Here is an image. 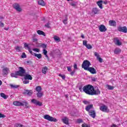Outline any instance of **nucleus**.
<instances>
[{"mask_svg":"<svg viewBox=\"0 0 127 127\" xmlns=\"http://www.w3.org/2000/svg\"><path fill=\"white\" fill-rule=\"evenodd\" d=\"M79 90L81 92H84L87 95L90 96L100 95L101 94V91L99 89V87H96L94 88V86L91 85H85L83 88H82V86H79Z\"/></svg>","mask_w":127,"mask_h":127,"instance_id":"obj_1","label":"nucleus"},{"mask_svg":"<svg viewBox=\"0 0 127 127\" xmlns=\"http://www.w3.org/2000/svg\"><path fill=\"white\" fill-rule=\"evenodd\" d=\"M24 72V68L22 67H19V70L16 71L15 73H11V77L17 78V76H23Z\"/></svg>","mask_w":127,"mask_h":127,"instance_id":"obj_2","label":"nucleus"},{"mask_svg":"<svg viewBox=\"0 0 127 127\" xmlns=\"http://www.w3.org/2000/svg\"><path fill=\"white\" fill-rule=\"evenodd\" d=\"M90 66H91V63L87 60L84 61L81 65L82 68L86 71L88 70L87 69H88L90 67Z\"/></svg>","mask_w":127,"mask_h":127,"instance_id":"obj_3","label":"nucleus"},{"mask_svg":"<svg viewBox=\"0 0 127 127\" xmlns=\"http://www.w3.org/2000/svg\"><path fill=\"white\" fill-rule=\"evenodd\" d=\"M44 119H45V120H47V121H49L50 122H57V119L49 116V115L44 116Z\"/></svg>","mask_w":127,"mask_h":127,"instance_id":"obj_4","label":"nucleus"},{"mask_svg":"<svg viewBox=\"0 0 127 127\" xmlns=\"http://www.w3.org/2000/svg\"><path fill=\"white\" fill-rule=\"evenodd\" d=\"M100 110L102 112H104V113H109L110 112V109L108 108V107L106 105H102L100 107Z\"/></svg>","mask_w":127,"mask_h":127,"instance_id":"obj_5","label":"nucleus"},{"mask_svg":"<svg viewBox=\"0 0 127 127\" xmlns=\"http://www.w3.org/2000/svg\"><path fill=\"white\" fill-rule=\"evenodd\" d=\"M118 31L120 32H124V33H127V29L126 26H119L118 28Z\"/></svg>","mask_w":127,"mask_h":127,"instance_id":"obj_6","label":"nucleus"},{"mask_svg":"<svg viewBox=\"0 0 127 127\" xmlns=\"http://www.w3.org/2000/svg\"><path fill=\"white\" fill-rule=\"evenodd\" d=\"M25 72L23 73V75H21L22 77H24V79L26 80H32V76L28 74L25 73V70L24 69Z\"/></svg>","mask_w":127,"mask_h":127,"instance_id":"obj_7","label":"nucleus"},{"mask_svg":"<svg viewBox=\"0 0 127 127\" xmlns=\"http://www.w3.org/2000/svg\"><path fill=\"white\" fill-rule=\"evenodd\" d=\"M31 103H33V104H34L36 106H39V107H41L42 106V103L37 101L36 99H32L31 100Z\"/></svg>","mask_w":127,"mask_h":127,"instance_id":"obj_8","label":"nucleus"},{"mask_svg":"<svg viewBox=\"0 0 127 127\" xmlns=\"http://www.w3.org/2000/svg\"><path fill=\"white\" fill-rule=\"evenodd\" d=\"M13 105L17 107H23V106H24V104L22 102L18 101L13 102Z\"/></svg>","mask_w":127,"mask_h":127,"instance_id":"obj_9","label":"nucleus"},{"mask_svg":"<svg viewBox=\"0 0 127 127\" xmlns=\"http://www.w3.org/2000/svg\"><path fill=\"white\" fill-rule=\"evenodd\" d=\"M3 69L2 70L3 75H7L8 74V72H9V69L6 67L3 66Z\"/></svg>","mask_w":127,"mask_h":127,"instance_id":"obj_10","label":"nucleus"},{"mask_svg":"<svg viewBox=\"0 0 127 127\" xmlns=\"http://www.w3.org/2000/svg\"><path fill=\"white\" fill-rule=\"evenodd\" d=\"M92 110H94L93 104H90L85 107V110L86 112H88V113L92 111Z\"/></svg>","mask_w":127,"mask_h":127,"instance_id":"obj_11","label":"nucleus"},{"mask_svg":"<svg viewBox=\"0 0 127 127\" xmlns=\"http://www.w3.org/2000/svg\"><path fill=\"white\" fill-rule=\"evenodd\" d=\"M89 115L91 118H93V119H95L96 118V112L95 111V110H92L88 112Z\"/></svg>","mask_w":127,"mask_h":127,"instance_id":"obj_12","label":"nucleus"},{"mask_svg":"<svg viewBox=\"0 0 127 127\" xmlns=\"http://www.w3.org/2000/svg\"><path fill=\"white\" fill-rule=\"evenodd\" d=\"M99 30L101 32H105L107 31V28L104 25H101L99 26Z\"/></svg>","mask_w":127,"mask_h":127,"instance_id":"obj_13","label":"nucleus"},{"mask_svg":"<svg viewBox=\"0 0 127 127\" xmlns=\"http://www.w3.org/2000/svg\"><path fill=\"white\" fill-rule=\"evenodd\" d=\"M87 69L86 71H89V72H91V74H96V73H97L96 69L93 67H90L88 69Z\"/></svg>","mask_w":127,"mask_h":127,"instance_id":"obj_14","label":"nucleus"},{"mask_svg":"<svg viewBox=\"0 0 127 127\" xmlns=\"http://www.w3.org/2000/svg\"><path fill=\"white\" fill-rule=\"evenodd\" d=\"M109 24L110 26H116L117 25V22L114 20H109Z\"/></svg>","mask_w":127,"mask_h":127,"instance_id":"obj_15","label":"nucleus"},{"mask_svg":"<svg viewBox=\"0 0 127 127\" xmlns=\"http://www.w3.org/2000/svg\"><path fill=\"white\" fill-rule=\"evenodd\" d=\"M24 94H26V95H27L28 96H31V95H32V94H33V91H32V90H25L24 92Z\"/></svg>","mask_w":127,"mask_h":127,"instance_id":"obj_16","label":"nucleus"},{"mask_svg":"<svg viewBox=\"0 0 127 127\" xmlns=\"http://www.w3.org/2000/svg\"><path fill=\"white\" fill-rule=\"evenodd\" d=\"M62 121L63 122V123L65 125H68L69 124V119L67 117H64L62 119Z\"/></svg>","mask_w":127,"mask_h":127,"instance_id":"obj_17","label":"nucleus"},{"mask_svg":"<svg viewBox=\"0 0 127 127\" xmlns=\"http://www.w3.org/2000/svg\"><path fill=\"white\" fill-rule=\"evenodd\" d=\"M53 38L55 41H56V42H60V41H61L60 37H58V36L55 35Z\"/></svg>","mask_w":127,"mask_h":127,"instance_id":"obj_18","label":"nucleus"},{"mask_svg":"<svg viewBox=\"0 0 127 127\" xmlns=\"http://www.w3.org/2000/svg\"><path fill=\"white\" fill-rule=\"evenodd\" d=\"M37 33L39 35H43V36H46V35H45V33H44V32L40 30H37Z\"/></svg>","mask_w":127,"mask_h":127,"instance_id":"obj_19","label":"nucleus"},{"mask_svg":"<svg viewBox=\"0 0 127 127\" xmlns=\"http://www.w3.org/2000/svg\"><path fill=\"white\" fill-rule=\"evenodd\" d=\"M99 11H100V9H98V8L95 7L92 9V12H93L94 14H98Z\"/></svg>","mask_w":127,"mask_h":127,"instance_id":"obj_20","label":"nucleus"},{"mask_svg":"<svg viewBox=\"0 0 127 127\" xmlns=\"http://www.w3.org/2000/svg\"><path fill=\"white\" fill-rule=\"evenodd\" d=\"M122 52V50H121V49L119 48H117L114 50V54H120V53Z\"/></svg>","mask_w":127,"mask_h":127,"instance_id":"obj_21","label":"nucleus"},{"mask_svg":"<svg viewBox=\"0 0 127 127\" xmlns=\"http://www.w3.org/2000/svg\"><path fill=\"white\" fill-rule=\"evenodd\" d=\"M114 42L116 45H118V46H120V45H122V43L118 39H116L114 41Z\"/></svg>","mask_w":127,"mask_h":127,"instance_id":"obj_22","label":"nucleus"},{"mask_svg":"<svg viewBox=\"0 0 127 127\" xmlns=\"http://www.w3.org/2000/svg\"><path fill=\"white\" fill-rule=\"evenodd\" d=\"M102 2H103V1L102 0H99L97 2V4L100 7V9H103V5L102 4Z\"/></svg>","mask_w":127,"mask_h":127,"instance_id":"obj_23","label":"nucleus"},{"mask_svg":"<svg viewBox=\"0 0 127 127\" xmlns=\"http://www.w3.org/2000/svg\"><path fill=\"white\" fill-rule=\"evenodd\" d=\"M38 4H39L40 5H42V6H44V5H45V2H44V1H43V0H38Z\"/></svg>","mask_w":127,"mask_h":127,"instance_id":"obj_24","label":"nucleus"},{"mask_svg":"<svg viewBox=\"0 0 127 127\" xmlns=\"http://www.w3.org/2000/svg\"><path fill=\"white\" fill-rule=\"evenodd\" d=\"M48 70V68L47 66H45L42 69V72L43 74H46L47 73V71Z\"/></svg>","mask_w":127,"mask_h":127,"instance_id":"obj_25","label":"nucleus"},{"mask_svg":"<svg viewBox=\"0 0 127 127\" xmlns=\"http://www.w3.org/2000/svg\"><path fill=\"white\" fill-rule=\"evenodd\" d=\"M0 97H1V98H3V99H4V100H6V99H7L8 98V96L2 92H1L0 93Z\"/></svg>","mask_w":127,"mask_h":127,"instance_id":"obj_26","label":"nucleus"},{"mask_svg":"<svg viewBox=\"0 0 127 127\" xmlns=\"http://www.w3.org/2000/svg\"><path fill=\"white\" fill-rule=\"evenodd\" d=\"M34 56L35 57H37V58H38V59H41V58H42V55H41V54H34Z\"/></svg>","mask_w":127,"mask_h":127,"instance_id":"obj_27","label":"nucleus"},{"mask_svg":"<svg viewBox=\"0 0 127 127\" xmlns=\"http://www.w3.org/2000/svg\"><path fill=\"white\" fill-rule=\"evenodd\" d=\"M37 96L38 98H41L43 96V93L40 91L37 93Z\"/></svg>","mask_w":127,"mask_h":127,"instance_id":"obj_28","label":"nucleus"},{"mask_svg":"<svg viewBox=\"0 0 127 127\" xmlns=\"http://www.w3.org/2000/svg\"><path fill=\"white\" fill-rule=\"evenodd\" d=\"M41 90H42V88H41V86H38L36 87V91L38 92H41Z\"/></svg>","mask_w":127,"mask_h":127,"instance_id":"obj_29","label":"nucleus"},{"mask_svg":"<svg viewBox=\"0 0 127 127\" xmlns=\"http://www.w3.org/2000/svg\"><path fill=\"white\" fill-rule=\"evenodd\" d=\"M22 103L24 104V106H25L27 109H28V108H29V106H28V102H27V101H23Z\"/></svg>","mask_w":127,"mask_h":127,"instance_id":"obj_30","label":"nucleus"},{"mask_svg":"<svg viewBox=\"0 0 127 127\" xmlns=\"http://www.w3.org/2000/svg\"><path fill=\"white\" fill-rule=\"evenodd\" d=\"M28 50L29 53H30V54H31V55H34V54H35V53H33V52H32V51H31V49L30 48V47H28Z\"/></svg>","mask_w":127,"mask_h":127,"instance_id":"obj_31","label":"nucleus"},{"mask_svg":"<svg viewBox=\"0 0 127 127\" xmlns=\"http://www.w3.org/2000/svg\"><path fill=\"white\" fill-rule=\"evenodd\" d=\"M40 47H42V48H43V49H46L47 45H46L45 44H41L40 45Z\"/></svg>","mask_w":127,"mask_h":127,"instance_id":"obj_32","label":"nucleus"},{"mask_svg":"<svg viewBox=\"0 0 127 127\" xmlns=\"http://www.w3.org/2000/svg\"><path fill=\"white\" fill-rule=\"evenodd\" d=\"M76 123L77 124H82V123H84V121L81 119H78L77 120Z\"/></svg>","mask_w":127,"mask_h":127,"instance_id":"obj_33","label":"nucleus"},{"mask_svg":"<svg viewBox=\"0 0 127 127\" xmlns=\"http://www.w3.org/2000/svg\"><path fill=\"white\" fill-rule=\"evenodd\" d=\"M21 48V47H19V46H16L15 48V49L16 50L17 52H20V49Z\"/></svg>","mask_w":127,"mask_h":127,"instance_id":"obj_34","label":"nucleus"},{"mask_svg":"<svg viewBox=\"0 0 127 127\" xmlns=\"http://www.w3.org/2000/svg\"><path fill=\"white\" fill-rule=\"evenodd\" d=\"M23 84H29V80L24 79L23 80Z\"/></svg>","mask_w":127,"mask_h":127,"instance_id":"obj_35","label":"nucleus"},{"mask_svg":"<svg viewBox=\"0 0 127 127\" xmlns=\"http://www.w3.org/2000/svg\"><path fill=\"white\" fill-rule=\"evenodd\" d=\"M108 90H114V86H112L110 85H107Z\"/></svg>","mask_w":127,"mask_h":127,"instance_id":"obj_36","label":"nucleus"},{"mask_svg":"<svg viewBox=\"0 0 127 127\" xmlns=\"http://www.w3.org/2000/svg\"><path fill=\"white\" fill-rule=\"evenodd\" d=\"M70 5H71V6H73L75 7L76 6V4H77V2H70L69 3Z\"/></svg>","mask_w":127,"mask_h":127,"instance_id":"obj_37","label":"nucleus"},{"mask_svg":"<svg viewBox=\"0 0 127 127\" xmlns=\"http://www.w3.org/2000/svg\"><path fill=\"white\" fill-rule=\"evenodd\" d=\"M10 86L11 88H12L13 89H17L18 87V85H14L13 84H10Z\"/></svg>","mask_w":127,"mask_h":127,"instance_id":"obj_38","label":"nucleus"},{"mask_svg":"<svg viewBox=\"0 0 127 127\" xmlns=\"http://www.w3.org/2000/svg\"><path fill=\"white\" fill-rule=\"evenodd\" d=\"M82 127H91V125L84 123L81 126Z\"/></svg>","mask_w":127,"mask_h":127,"instance_id":"obj_39","label":"nucleus"},{"mask_svg":"<svg viewBox=\"0 0 127 127\" xmlns=\"http://www.w3.org/2000/svg\"><path fill=\"white\" fill-rule=\"evenodd\" d=\"M94 56H95V57L97 58V59L100 58V55L97 52H94Z\"/></svg>","mask_w":127,"mask_h":127,"instance_id":"obj_40","label":"nucleus"},{"mask_svg":"<svg viewBox=\"0 0 127 127\" xmlns=\"http://www.w3.org/2000/svg\"><path fill=\"white\" fill-rule=\"evenodd\" d=\"M20 6L19 5V4H17V3H15L13 5V7L14 8H15V9H16V8H18L19 7H20Z\"/></svg>","mask_w":127,"mask_h":127,"instance_id":"obj_41","label":"nucleus"},{"mask_svg":"<svg viewBox=\"0 0 127 127\" xmlns=\"http://www.w3.org/2000/svg\"><path fill=\"white\" fill-rule=\"evenodd\" d=\"M85 47H86V48H87V49H92V47L91 45L90 44H87Z\"/></svg>","mask_w":127,"mask_h":127,"instance_id":"obj_42","label":"nucleus"},{"mask_svg":"<svg viewBox=\"0 0 127 127\" xmlns=\"http://www.w3.org/2000/svg\"><path fill=\"white\" fill-rule=\"evenodd\" d=\"M67 21H68V19L67 18V17H66L65 19L63 21V23H64V24H67Z\"/></svg>","mask_w":127,"mask_h":127,"instance_id":"obj_43","label":"nucleus"},{"mask_svg":"<svg viewBox=\"0 0 127 127\" xmlns=\"http://www.w3.org/2000/svg\"><path fill=\"white\" fill-rule=\"evenodd\" d=\"M33 51H34L35 52H40V50L39 49L37 48H34L32 49Z\"/></svg>","mask_w":127,"mask_h":127,"instance_id":"obj_44","label":"nucleus"},{"mask_svg":"<svg viewBox=\"0 0 127 127\" xmlns=\"http://www.w3.org/2000/svg\"><path fill=\"white\" fill-rule=\"evenodd\" d=\"M59 76L60 77H61L62 79H63V80L65 79V78H66V76H65V75H62V74H60Z\"/></svg>","mask_w":127,"mask_h":127,"instance_id":"obj_45","label":"nucleus"},{"mask_svg":"<svg viewBox=\"0 0 127 127\" xmlns=\"http://www.w3.org/2000/svg\"><path fill=\"white\" fill-rule=\"evenodd\" d=\"M43 53L44 55H46V54H47V51L45 49H43Z\"/></svg>","mask_w":127,"mask_h":127,"instance_id":"obj_46","label":"nucleus"},{"mask_svg":"<svg viewBox=\"0 0 127 127\" xmlns=\"http://www.w3.org/2000/svg\"><path fill=\"white\" fill-rule=\"evenodd\" d=\"M45 27H47L48 28H50V23H48L45 25Z\"/></svg>","mask_w":127,"mask_h":127,"instance_id":"obj_47","label":"nucleus"},{"mask_svg":"<svg viewBox=\"0 0 127 127\" xmlns=\"http://www.w3.org/2000/svg\"><path fill=\"white\" fill-rule=\"evenodd\" d=\"M15 9L16 10H17V11H18L19 12H20V11H21L22 10L21 8H20V6Z\"/></svg>","mask_w":127,"mask_h":127,"instance_id":"obj_48","label":"nucleus"},{"mask_svg":"<svg viewBox=\"0 0 127 127\" xmlns=\"http://www.w3.org/2000/svg\"><path fill=\"white\" fill-rule=\"evenodd\" d=\"M88 44H87V41L86 40H84L83 41V45H84V46H86V45H87Z\"/></svg>","mask_w":127,"mask_h":127,"instance_id":"obj_49","label":"nucleus"},{"mask_svg":"<svg viewBox=\"0 0 127 127\" xmlns=\"http://www.w3.org/2000/svg\"><path fill=\"white\" fill-rule=\"evenodd\" d=\"M97 60L99 61L100 63H103V59L101 58L100 57Z\"/></svg>","mask_w":127,"mask_h":127,"instance_id":"obj_50","label":"nucleus"},{"mask_svg":"<svg viewBox=\"0 0 127 127\" xmlns=\"http://www.w3.org/2000/svg\"><path fill=\"white\" fill-rule=\"evenodd\" d=\"M22 58H26V55H25V53H23L21 56Z\"/></svg>","mask_w":127,"mask_h":127,"instance_id":"obj_51","label":"nucleus"},{"mask_svg":"<svg viewBox=\"0 0 127 127\" xmlns=\"http://www.w3.org/2000/svg\"><path fill=\"white\" fill-rule=\"evenodd\" d=\"M1 118H5V115L0 113V119H1Z\"/></svg>","mask_w":127,"mask_h":127,"instance_id":"obj_52","label":"nucleus"},{"mask_svg":"<svg viewBox=\"0 0 127 127\" xmlns=\"http://www.w3.org/2000/svg\"><path fill=\"white\" fill-rule=\"evenodd\" d=\"M75 72H76V70H73L71 72H70L71 76H73Z\"/></svg>","mask_w":127,"mask_h":127,"instance_id":"obj_53","label":"nucleus"},{"mask_svg":"<svg viewBox=\"0 0 127 127\" xmlns=\"http://www.w3.org/2000/svg\"><path fill=\"white\" fill-rule=\"evenodd\" d=\"M83 104H84L85 105H87V104H89L88 101H87L86 100H84L82 101Z\"/></svg>","mask_w":127,"mask_h":127,"instance_id":"obj_54","label":"nucleus"},{"mask_svg":"<svg viewBox=\"0 0 127 127\" xmlns=\"http://www.w3.org/2000/svg\"><path fill=\"white\" fill-rule=\"evenodd\" d=\"M67 71H68V72H71V67L70 66H67Z\"/></svg>","mask_w":127,"mask_h":127,"instance_id":"obj_55","label":"nucleus"},{"mask_svg":"<svg viewBox=\"0 0 127 127\" xmlns=\"http://www.w3.org/2000/svg\"><path fill=\"white\" fill-rule=\"evenodd\" d=\"M24 47H27V49H28V47H30L28 46V44H27L26 43H25L24 44Z\"/></svg>","mask_w":127,"mask_h":127,"instance_id":"obj_56","label":"nucleus"},{"mask_svg":"<svg viewBox=\"0 0 127 127\" xmlns=\"http://www.w3.org/2000/svg\"><path fill=\"white\" fill-rule=\"evenodd\" d=\"M96 80L97 79H96L95 77L92 78V81H93V82H96Z\"/></svg>","mask_w":127,"mask_h":127,"instance_id":"obj_57","label":"nucleus"},{"mask_svg":"<svg viewBox=\"0 0 127 127\" xmlns=\"http://www.w3.org/2000/svg\"><path fill=\"white\" fill-rule=\"evenodd\" d=\"M73 68H74V69H78V67H77V64H74V65L73 66Z\"/></svg>","mask_w":127,"mask_h":127,"instance_id":"obj_58","label":"nucleus"},{"mask_svg":"<svg viewBox=\"0 0 127 127\" xmlns=\"http://www.w3.org/2000/svg\"><path fill=\"white\" fill-rule=\"evenodd\" d=\"M4 24L2 22H0V26H1V27H3Z\"/></svg>","mask_w":127,"mask_h":127,"instance_id":"obj_59","label":"nucleus"},{"mask_svg":"<svg viewBox=\"0 0 127 127\" xmlns=\"http://www.w3.org/2000/svg\"><path fill=\"white\" fill-rule=\"evenodd\" d=\"M111 127H118V126L115 124L111 125Z\"/></svg>","mask_w":127,"mask_h":127,"instance_id":"obj_60","label":"nucleus"},{"mask_svg":"<svg viewBox=\"0 0 127 127\" xmlns=\"http://www.w3.org/2000/svg\"><path fill=\"white\" fill-rule=\"evenodd\" d=\"M45 57H46V58H47V59H49V57H48L47 54L45 55Z\"/></svg>","mask_w":127,"mask_h":127,"instance_id":"obj_61","label":"nucleus"},{"mask_svg":"<svg viewBox=\"0 0 127 127\" xmlns=\"http://www.w3.org/2000/svg\"><path fill=\"white\" fill-rule=\"evenodd\" d=\"M81 38H85V36L84 35V34H81Z\"/></svg>","mask_w":127,"mask_h":127,"instance_id":"obj_62","label":"nucleus"},{"mask_svg":"<svg viewBox=\"0 0 127 127\" xmlns=\"http://www.w3.org/2000/svg\"><path fill=\"white\" fill-rule=\"evenodd\" d=\"M33 41H34V42L37 41V39H35V38L33 39Z\"/></svg>","mask_w":127,"mask_h":127,"instance_id":"obj_63","label":"nucleus"},{"mask_svg":"<svg viewBox=\"0 0 127 127\" xmlns=\"http://www.w3.org/2000/svg\"><path fill=\"white\" fill-rule=\"evenodd\" d=\"M1 85H2V81H1V80H0V86Z\"/></svg>","mask_w":127,"mask_h":127,"instance_id":"obj_64","label":"nucleus"}]
</instances>
